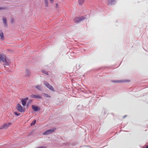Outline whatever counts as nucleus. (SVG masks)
<instances>
[{"label":"nucleus","instance_id":"nucleus-1","mask_svg":"<svg viewBox=\"0 0 148 148\" xmlns=\"http://www.w3.org/2000/svg\"><path fill=\"white\" fill-rule=\"evenodd\" d=\"M4 62V65H9L10 63L9 60L6 59V56L3 54L0 55V62Z\"/></svg>","mask_w":148,"mask_h":148},{"label":"nucleus","instance_id":"nucleus-2","mask_svg":"<svg viewBox=\"0 0 148 148\" xmlns=\"http://www.w3.org/2000/svg\"><path fill=\"white\" fill-rule=\"evenodd\" d=\"M12 124V123L10 122L5 123L0 126V129H6L10 126Z\"/></svg>","mask_w":148,"mask_h":148},{"label":"nucleus","instance_id":"nucleus-3","mask_svg":"<svg viewBox=\"0 0 148 148\" xmlns=\"http://www.w3.org/2000/svg\"><path fill=\"white\" fill-rule=\"evenodd\" d=\"M16 109L17 110L21 112H24L25 111L24 108L22 107L21 104L19 103L17 104Z\"/></svg>","mask_w":148,"mask_h":148},{"label":"nucleus","instance_id":"nucleus-4","mask_svg":"<svg viewBox=\"0 0 148 148\" xmlns=\"http://www.w3.org/2000/svg\"><path fill=\"white\" fill-rule=\"evenodd\" d=\"M44 84L48 88H49L51 90L54 91V89L53 87L51 86L48 82L46 81L44 82Z\"/></svg>","mask_w":148,"mask_h":148},{"label":"nucleus","instance_id":"nucleus-5","mask_svg":"<svg viewBox=\"0 0 148 148\" xmlns=\"http://www.w3.org/2000/svg\"><path fill=\"white\" fill-rule=\"evenodd\" d=\"M84 19V18L83 16L81 17H77L74 19V21L75 23H77L82 21Z\"/></svg>","mask_w":148,"mask_h":148},{"label":"nucleus","instance_id":"nucleus-6","mask_svg":"<svg viewBox=\"0 0 148 148\" xmlns=\"http://www.w3.org/2000/svg\"><path fill=\"white\" fill-rule=\"evenodd\" d=\"M30 97L31 98H33L37 99H42V98L41 95H38L32 94L30 95Z\"/></svg>","mask_w":148,"mask_h":148},{"label":"nucleus","instance_id":"nucleus-7","mask_svg":"<svg viewBox=\"0 0 148 148\" xmlns=\"http://www.w3.org/2000/svg\"><path fill=\"white\" fill-rule=\"evenodd\" d=\"M55 129H50L48 130L46 132H44L43 133V134L44 135H47L52 133L54 131V130Z\"/></svg>","mask_w":148,"mask_h":148},{"label":"nucleus","instance_id":"nucleus-8","mask_svg":"<svg viewBox=\"0 0 148 148\" xmlns=\"http://www.w3.org/2000/svg\"><path fill=\"white\" fill-rule=\"evenodd\" d=\"M116 3V0H108L107 1V4L109 5L114 4Z\"/></svg>","mask_w":148,"mask_h":148},{"label":"nucleus","instance_id":"nucleus-9","mask_svg":"<svg viewBox=\"0 0 148 148\" xmlns=\"http://www.w3.org/2000/svg\"><path fill=\"white\" fill-rule=\"evenodd\" d=\"M28 99V97L25 98L23 99H22L21 100V102L22 103V105L25 106L26 105V102Z\"/></svg>","mask_w":148,"mask_h":148},{"label":"nucleus","instance_id":"nucleus-10","mask_svg":"<svg viewBox=\"0 0 148 148\" xmlns=\"http://www.w3.org/2000/svg\"><path fill=\"white\" fill-rule=\"evenodd\" d=\"M31 73L30 71L27 69H26L25 71V76L29 77L31 75Z\"/></svg>","mask_w":148,"mask_h":148},{"label":"nucleus","instance_id":"nucleus-11","mask_svg":"<svg viewBox=\"0 0 148 148\" xmlns=\"http://www.w3.org/2000/svg\"><path fill=\"white\" fill-rule=\"evenodd\" d=\"M32 108L34 111H37L38 110H40V109L37 106H36L34 105L32 106Z\"/></svg>","mask_w":148,"mask_h":148},{"label":"nucleus","instance_id":"nucleus-12","mask_svg":"<svg viewBox=\"0 0 148 148\" xmlns=\"http://www.w3.org/2000/svg\"><path fill=\"white\" fill-rule=\"evenodd\" d=\"M85 0H78V3L80 5H82L84 3Z\"/></svg>","mask_w":148,"mask_h":148},{"label":"nucleus","instance_id":"nucleus-13","mask_svg":"<svg viewBox=\"0 0 148 148\" xmlns=\"http://www.w3.org/2000/svg\"><path fill=\"white\" fill-rule=\"evenodd\" d=\"M3 24L5 25V26H7V20L6 18H3Z\"/></svg>","mask_w":148,"mask_h":148},{"label":"nucleus","instance_id":"nucleus-14","mask_svg":"<svg viewBox=\"0 0 148 148\" xmlns=\"http://www.w3.org/2000/svg\"><path fill=\"white\" fill-rule=\"evenodd\" d=\"M45 6L48 7L49 6V2L48 0H44Z\"/></svg>","mask_w":148,"mask_h":148},{"label":"nucleus","instance_id":"nucleus-15","mask_svg":"<svg viewBox=\"0 0 148 148\" xmlns=\"http://www.w3.org/2000/svg\"><path fill=\"white\" fill-rule=\"evenodd\" d=\"M0 36L1 37V40H3L4 38V36L3 34V32H1L0 33Z\"/></svg>","mask_w":148,"mask_h":148},{"label":"nucleus","instance_id":"nucleus-16","mask_svg":"<svg viewBox=\"0 0 148 148\" xmlns=\"http://www.w3.org/2000/svg\"><path fill=\"white\" fill-rule=\"evenodd\" d=\"M35 88L39 90H41V86L40 85H37L36 86Z\"/></svg>","mask_w":148,"mask_h":148},{"label":"nucleus","instance_id":"nucleus-17","mask_svg":"<svg viewBox=\"0 0 148 148\" xmlns=\"http://www.w3.org/2000/svg\"><path fill=\"white\" fill-rule=\"evenodd\" d=\"M43 94L44 95V96L47 97H50V96L48 94L45 93H43Z\"/></svg>","mask_w":148,"mask_h":148},{"label":"nucleus","instance_id":"nucleus-18","mask_svg":"<svg viewBox=\"0 0 148 148\" xmlns=\"http://www.w3.org/2000/svg\"><path fill=\"white\" fill-rule=\"evenodd\" d=\"M36 123V121L35 120H34L31 123V125H34Z\"/></svg>","mask_w":148,"mask_h":148},{"label":"nucleus","instance_id":"nucleus-19","mask_svg":"<svg viewBox=\"0 0 148 148\" xmlns=\"http://www.w3.org/2000/svg\"><path fill=\"white\" fill-rule=\"evenodd\" d=\"M113 82H116V83H119V82H123V81H121V80H115V81H112Z\"/></svg>","mask_w":148,"mask_h":148},{"label":"nucleus","instance_id":"nucleus-20","mask_svg":"<svg viewBox=\"0 0 148 148\" xmlns=\"http://www.w3.org/2000/svg\"><path fill=\"white\" fill-rule=\"evenodd\" d=\"M42 72L44 74H45L47 75H48V72L47 71H45V70L42 71Z\"/></svg>","mask_w":148,"mask_h":148},{"label":"nucleus","instance_id":"nucleus-21","mask_svg":"<svg viewBox=\"0 0 148 148\" xmlns=\"http://www.w3.org/2000/svg\"><path fill=\"white\" fill-rule=\"evenodd\" d=\"M59 5L58 3L56 4V8L58 9L59 8Z\"/></svg>","mask_w":148,"mask_h":148},{"label":"nucleus","instance_id":"nucleus-22","mask_svg":"<svg viewBox=\"0 0 148 148\" xmlns=\"http://www.w3.org/2000/svg\"><path fill=\"white\" fill-rule=\"evenodd\" d=\"M14 114L17 116H18L20 115L19 113H18L17 112H14Z\"/></svg>","mask_w":148,"mask_h":148},{"label":"nucleus","instance_id":"nucleus-23","mask_svg":"<svg viewBox=\"0 0 148 148\" xmlns=\"http://www.w3.org/2000/svg\"><path fill=\"white\" fill-rule=\"evenodd\" d=\"M14 22V20L13 18H11V22L12 23H13Z\"/></svg>","mask_w":148,"mask_h":148},{"label":"nucleus","instance_id":"nucleus-24","mask_svg":"<svg viewBox=\"0 0 148 148\" xmlns=\"http://www.w3.org/2000/svg\"><path fill=\"white\" fill-rule=\"evenodd\" d=\"M36 148H46L45 146H41L39 147H37Z\"/></svg>","mask_w":148,"mask_h":148},{"label":"nucleus","instance_id":"nucleus-25","mask_svg":"<svg viewBox=\"0 0 148 148\" xmlns=\"http://www.w3.org/2000/svg\"><path fill=\"white\" fill-rule=\"evenodd\" d=\"M50 3H52L54 2V0H49Z\"/></svg>","mask_w":148,"mask_h":148},{"label":"nucleus","instance_id":"nucleus-26","mask_svg":"<svg viewBox=\"0 0 148 148\" xmlns=\"http://www.w3.org/2000/svg\"><path fill=\"white\" fill-rule=\"evenodd\" d=\"M145 148H148V145L146 146Z\"/></svg>","mask_w":148,"mask_h":148},{"label":"nucleus","instance_id":"nucleus-27","mask_svg":"<svg viewBox=\"0 0 148 148\" xmlns=\"http://www.w3.org/2000/svg\"><path fill=\"white\" fill-rule=\"evenodd\" d=\"M1 9V8H0V9Z\"/></svg>","mask_w":148,"mask_h":148}]
</instances>
